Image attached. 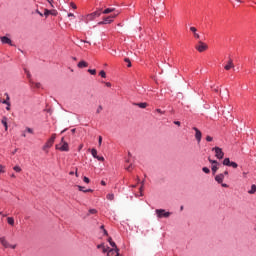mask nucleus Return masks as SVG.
Instances as JSON below:
<instances>
[{"mask_svg":"<svg viewBox=\"0 0 256 256\" xmlns=\"http://www.w3.org/2000/svg\"><path fill=\"white\" fill-rule=\"evenodd\" d=\"M3 105H7L6 111H11V102L9 101H2Z\"/></svg>","mask_w":256,"mask_h":256,"instance_id":"412c9836","label":"nucleus"},{"mask_svg":"<svg viewBox=\"0 0 256 256\" xmlns=\"http://www.w3.org/2000/svg\"><path fill=\"white\" fill-rule=\"evenodd\" d=\"M101 11H102V9L97 10V11L91 13L90 17H101Z\"/></svg>","mask_w":256,"mask_h":256,"instance_id":"f3484780","label":"nucleus"},{"mask_svg":"<svg viewBox=\"0 0 256 256\" xmlns=\"http://www.w3.org/2000/svg\"><path fill=\"white\" fill-rule=\"evenodd\" d=\"M5 96H6V100H3V101H10V97H9V94L5 93Z\"/></svg>","mask_w":256,"mask_h":256,"instance_id":"09e8293b","label":"nucleus"},{"mask_svg":"<svg viewBox=\"0 0 256 256\" xmlns=\"http://www.w3.org/2000/svg\"><path fill=\"white\" fill-rule=\"evenodd\" d=\"M79 191H83L85 193V190L83 189V186H78Z\"/></svg>","mask_w":256,"mask_h":256,"instance_id":"3c124183","label":"nucleus"},{"mask_svg":"<svg viewBox=\"0 0 256 256\" xmlns=\"http://www.w3.org/2000/svg\"><path fill=\"white\" fill-rule=\"evenodd\" d=\"M101 185L105 186V185H107V183L104 180H102Z\"/></svg>","mask_w":256,"mask_h":256,"instance_id":"680f3d73","label":"nucleus"},{"mask_svg":"<svg viewBox=\"0 0 256 256\" xmlns=\"http://www.w3.org/2000/svg\"><path fill=\"white\" fill-rule=\"evenodd\" d=\"M68 17H75V14L69 13V14H68Z\"/></svg>","mask_w":256,"mask_h":256,"instance_id":"052dcab7","label":"nucleus"},{"mask_svg":"<svg viewBox=\"0 0 256 256\" xmlns=\"http://www.w3.org/2000/svg\"><path fill=\"white\" fill-rule=\"evenodd\" d=\"M106 198L108 199V201H113V199H115V194L113 193L107 194Z\"/></svg>","mask_w":256,"mask_h":256,"instance_id":"393cba45","label":"nucleus"},{"mask_svg":"<svg viewBox=\"0 0 256 256\" xmlns=\"http://www.w3.org/2000/svg\"><path fill=\"white\" fill-rule=\"evenodd\" d=\"M0 173H5V166L0 165Z\"/></svg>","mask_w":256,"mask_h":256,"instance_id":"58836bf2","label":"nucleus"},{"mask_svg":"<svg viewBox=\"0 0 256 256\" xmlns=\"http://www.w3.org/2000/svg\"><path fill=\"white\" fill-rule=\"evenodd\" d=\"M104 231V235H109L108 233H107V230H103Z\"/></svg>","mask_w":256,"mask_h":256,"instance_id":"69168bd1","label":"nucleus"},{"mask_svg":"<svg viewBox=\"0 0 256 256\" xmlns=\"http://www.w3.org/2000/svg\"><path fill=\"white\" fill-rule=\"evenodd\" d=\"M212 151H215V157L217 159H223V157H225V153L223 152V149H221L220 147H214L212 148Z\"/></svg>","mask_w":256,"mask_h":256,"instance_id":"20e7f679","label":"nucleus"},{"mask_svg":"<svg viewBox=\"0 0 256 256\" xmlns=\"http://www.w3.org/2000/svg\"><path fill=\"white\" fill-rule=\"evenodd\" d=\"M235 68V64H233V59H229L227 64L224 66V69L226 71H230V69H234Z\"/></svg>","mask_w":256,"mask_h":256,"instance_id":"9d476101","label":"nucleus"},{"mask_svg":"<svg viewBox=\"0 0 256 256\" xmlns=\"http://www.w3.org/2000/svg\"><path fill=\"white\" fill-rule=\"evenodd\" d=\"M0 243L3 247H5V249H9V247H11V244H9L5 237L0 238Z\"/></svg>","mask_w":256,"mask_h":256,"instance_id":"9b49d317","label":"nucleus"},{"mask_svg":"<svg viewBox=\"0 0 256 256\" xmlns=\"http://www.w3.org/2000/svg\"><path fill=\"white\" fill-rule=\"evenodd\" d=\"M71 132H72V133H75V129H72Z\"/></svg>","mask_w":256,"mask_h":256,"instance_id":"774afa93","label":"nucleus"},{"mask_svg":"<svg viewBox=\"0 0 256 256\" xmlns=\"http://www.w3.org/2000/svg\"><path fill=\"white\" fill-rule=\"evenodd\" d=\"M2 124L4 125V127H5V130L7 131V117H4L3 119H2Z\"/></svg>","mask_w":256,"mask_h":256,"instance_id":"a878e982","label":"nucleus"},{"mask_svg":"<svg viewBox=\"0 0 256 256\" xmlns=\"http://www.w3.org/2000/svg\"><path fill=\"white\" fill-rule=\"evenodd\" d=\"M56 149L67 152L69 151V143L65 142V138H62L61 142L56 145Z\"/></svg>","mask_w":256,"mask_h":256,"instance_id":"f257e3e1","label":"nucleus"},{"mask_svg":"<svg viewBox=\"0 0 256 256\" xmlns=\"http://www.w3.org/2000/svg\"><path fill=\"white\" fill-rule=\"evenodd\" d=\"M113 11H115V8H107L102 13L104 15H109V13H113Z\"/></svg>","mask_w":256,"mask_h":256,"instance_id":"aec40b11","label":"nucleus"},{"mask_svg":"<svg viewBox=\"0 0 256 256\" xmlns=\"http://www.w3.org/2000/svg\"><path fill=\"white\" fill-rule=\"evenodd\" d=\"M87 19H88V21H93V19H95V16H91V14H89L87 16Z\"/></svg>","mask_w":256,"mask_h":256,"instance_id":"e433bc0d","label":"nucleus"},{"mask_svg":"<svg viewBox=\"0 0 256 256\" xmlns=\"http://www.w3.org/2000/svg\"><path fill=\"white\" fill-rule=\"evenodd\" d=\"M14 171H16V173H21V167L19 166H14Z\"/></svg>","mask_w":256,"mask_h":256,"instance_id":"473e14b6","label":"nucleus"},{"mask_svg":"<svg viewBox=\"0 0 256 256\" xmlns=\"http://www.w3.org/2000/svg\"><path fill=\"white\" fill-rule=\"evenodd\" d=\"M220 184L222 185V187H225V188L229 187V185H227L225 183H220Z\"/></svg>","mask_w":256,"mask_h":256,"instance_id":"13d9d810","label":"nucleus"},{"mask_svg":"<svg viewBox=\"0 0 256 256\" xmlns=\"http://www.w3.org/2000/svg\"><path fill=\"white\" fill-rule=\"evenodd\" d=\"M83 181H84V183H90L89 178H88V177H86V176L83 178Z\"/></svg>","mask_w":256,"mask_h":256,"instance_id":"37998d69","label":"nucleus"},{"mask_svg":"<svg viewBox=\"0 0 256 256\" xmlns=\"http://www.w3.org/2000/svg\"><path fill=\"white\" fill-rule=\"evenodd\" d=\"M156 112L160 113V115H164L165 114V112H163L161 109H156Z\"/></svg>","mask_w":256,"mask_h":256,"instance_id":"49530a36","label":"nucleus"},{"mask_svg":"<svg viewBox=\"0 0 256 256\" xmlns=\"http://www.w3.org/2000/svg\"><path fill=\"white\" fill-rule=\"evenodd\" d=\"M221 175H224L225 177L226 175H229V171H224V173H222Z\"/></svg>","mask_w":256,"mask_h":256,"instance_id":"4d7b16f0","label":"nucleus"},{"mask_svg":"<svg viewBox=\"0 0 256 256\" xmlns=\"http://www.w3.org/2000/svg\"><path fill=\"white\" fill-rule=\"evenodd\" d=\"M103 111V106H98L97 110H96V113H101Z\"/></svg>","mask_w":256,"mask_h":256,"instance_id":"c9c22d12","label":"nucleus"},{"mask_svg":"<svg viewBox=\"0 0 256 256\" xmlns=\"http://www.w3.org/2000/svg\"><path fill=\"white\" fill-rule=\"evenodd\" d=\"M156 215L159 219L168 218L171 216V212H166L165 209H156Z\"/></svg>","mask_w":256,"mask_h":256,"instance_id":"7ed1b4c3","label":"nucleus"},{"mask_svg":"<svg viewBox=\"0 0 256 256\" xmlns=\"http://www.w3.org/2000/svg\"><path fill=\"white\" fill-rule=\"evenodd\" d=\"M131 169H133V165L130 164L128 167H126V171H131Z\"/></svg>","mask_w":256,"mask_h":256,"instance_id":"a18cd8bd","label":"nucleus"},{"mask_svg":"<svg viewBox=\"0 0 256 256\" xmlns=\"http://www.w3.org/2000/svg\"><path fill=\"white\" fill-rule=\"evenodd\" d=\"M77 67L79 69H85V67H89V63H87L85 60H81L78 64Z\"/></svg>","mask_w":256,"mask_h":256,"instance_id":"4468645a","label":"nucleus"},{"mask_svg":"<svg viewBox=\"0 0 256 256\" xmlns=\"http://www.w3.org/2000/svg\"><path fill=\"white\" fill-rule=\"evenodd\" d=\"M7 223L8 225H11V227H13L15 225V219L13 217H8Z\"/></svg>","mask_w":256,"mask_h":256,"instance_id":"a211bd4d","label":"nucleus"},{"mask_svg":"<svg viewBox=\"0 0 256 256\" xmlns=\"http://www.w3.org/2000/svg\"><path fill=\"white\" fill-rule=\"evenodd\" d=\"M33 85H34V87L36 89H40L41 88V83H39V82H35V83H33Z\"/></svg>","mask_w":256,"mask_h":256,"instance_id":"72a5a7b5","label":"nucleus"},{"mask_svg":"<svg viewBox=\"0 0 256 256\" xmlns=\"http://www.w3.org/2000/svg\"><path fill=\"white\" fill-rule=\"evenodd\" d=\"M117 17L116 15L105 17L103 21L98 22V25H109L110 23H113V19Z\"/></svg>","mask_w":256,"mask_h":256,"instance_id":"423d86ee","label":"nucleus"},{"mask_svg":"<svg viewBox=\"0 0 256 256\" xmlns=\"http://www.w3.org/2000/svg\"><path fill=\"white\" fill-rule=\"evenodd\" d=\"M193 130L195 131V138L198 143H201V137L202 133L197 129V127H194Z\"/></svg>","mask_w":256,"mask_h":256,"instance_id":"f8f14e48","label":"nucleus"},{"mask_svg":"<svg viewBox=\"0 0 256 256\" xmlns=\"http://www.w3.org/2000/svg\"><path fill=\"white\" fill-rule=\"evenodd\" d=\"M99 75H100L103 79H105V77H107V74L105 73L104 70H101L100 73H99Z\"/></svg>","mask_w":256,"mask_h":256,"instance_id":"c756f323","label":"nucleus"},{"mask_svg":"<svg viewBox=\"0 0 256 256\" xmlns=\"http://www.w3.org/2000/svg\"><path fill=\"white\" fill-rule=\"evenodd\" d=\"M9 247H10V249H16L17 245H16V244H14V245H11V244H10Z\"/></svg>","mask_w":256,"mask_h":256,"instance_id":"864d4df0","label":"nucleus"},{"mask_svg":"<svg viewBox=\"0 0 256 256\" xmlns=\"http://www.w3.org/2000/svg\"><path fill=\"white\" fill-rule=\"evenodd\" d=\"M202 171H203L204 173H206V174L211 173V170H210L209 168H207V167H203V168H202Z\"/></svg>","mask_w":256,"mask_h":256,"instance_id":"7c9ffc66","label":"nucleus"},{"mask_svg":"<svg viewBox=\"0 0 256 256\" xmlns=\"http://www.w3.org/2000/svg\"><path fill=\"white\" fill-rule=\"evenodd\" d=\"M55 139H57V134H52L51 138L43 146V151H47V149H51L53 147V143H55Z\"/></svg>","mask_w":256,"mask_h":256,"instance_id":"f03ea898","label":"nucleus"},{"mask_svg":"<svg viewBox=\"0 0 256 256\" xmlns=\"http://www.w3.org/2000/svg\"><path fill=\"white\" fill-rule=\"evenodd\" d=\"M96 159H97L98 161H105V158H104L103 156H98Z\"/></svg>","mask_w":256,"mask_h":256,"instance_id":"79ce46f5","label":"nucleus"},{"mask_svg":"<svg viewBox=\"0 0 256 256\" xmlns=\"http://www.w3.org/2000/svg\"><path fill=\"white\" fill-rule=\"evenodd\" d=\"M36 13H37L38 15H40V17H43V13H41V11L36 10Z\"/></svg>","mask_w":256,"mask_h":256,"instance_id":"603ef678","label":"nucleus"},{"mask_svg":"<svg viewBox=\"0 0 256 256\" xmlns=\"http://www.w3.org/2000/svg\"><path fill=\"white\" fill-rule=\"evenodd\" d=\"M89 213H91L92 215H95V213H97V210L96 209H90Z\"/></svg>","mask_w":256,"mask_h":256,"instance_id":"a19ab883","label":"nucleus"},{"mask_svg":"<svg viewBox=\"0 0 256 256\" xmlns=\"http://www.w3.org/2000/svg\"><path fill=\"white\" fill-rule=\"evenodd\" d=\"M71 7H72L73 9H77V5H75V3H71Z\"/></svg>","mask_w":256,"mask_h":256,"instance_id":"5fc2aeb1","label":"nucleus"},{"mask_svg":"<svg viewBox=\"0 0 256 256\" xmlns=\"http://www.w3.org/2000/svg\"><path fill=\"white\" fill-rule=\"evenodd\" d=\"M105 85H106V87H111V83L110 82H106Z\"/></svg>","mask_w":256,"mask_h":256,"instance_id":"bf43d9fd","label":"nucleus"},{"mask_svg":"<svg viewBox=\"0 0 256 256\" xmlns=\"http://www.w3.org/2000/svg\"><path fill=\"white\" fill-rule=\"evenodd\" d=\"M140 195L143 196V182H142V186L140 187Z\"/></svg>","mask_w":256,"mask_h":256,"instance_id":"8fccbe9b","label":"nucleus"},{"mask_svg":"<svg viewBox=\"0 0 256 256\" xmlns=\"http://www.w3.org/2000/svg\"><path fill=\"white\" fill-rule=\"evenodd\" d=\"M206 141H208L209 143H211V141H213V137H211V136H206Z\"/></svg>","mask_w":256,"mask_h":256,"instance_id":"4c0bfd02","label":"nucleus"},{"mask_svg":"<svg viewBox=\"0 0 256 256\" xmlns=\"http://www.w3.org/2000/svg\"><path fill=\"white\" fill-rule=\"evenodd\" d=\"M124 61L125 63H128L127 67H131V60L129 58H125Z\"/></svg>","mask_w":256,"mask_h":256,"instance_id":"2f4dec72","label":"nucleus"},{"mask_svg":"<svg viewBox=\"0 0 256 256\" xmlns=\"http://www.w3.org/2000/svg\"><path fill=\"white\" fill-rule=\"evenodd\" d=\"M223 165H225L226 167H229V165H231V160L229 158H225L223 160Z\"/></svg>","mask_w":256,"mask_h":256,"instance_id":"b1692460","label":"nucleus"},{"mask_svg":"<svg viewBox=\"0 0 256 256\" xmlns=\"http://www.w3.org/2000/svg\"><path fill=\"white\" fill-rule=\"evenodd\" d=\"M190 31H192L193 32V35H194V38L195 39H200V35H199V33H197V28H195V27H190Z\"/></svg>","mask_w":256,"mask_h":256,"instance_id":"2eb2a0df","label":"nucleus"},{"mask_svg":"<svg viewBox=\"0 0 256 256\" xmlns=\"http://www.w3.org/2000/svg\"><path fill=\"white\" fill-rule=\"evenodd\" d=\"M224 179H225V174H218L215 176V181L219 184L223 183Z\"/></svg>","mask_w":256,"mask_h":256,"instance_id":"ddd939ff","label":"nucleus"},{"mask_svg":"<svg viewBox=\"0 0 256 256\" xmlns=\"http://www.w3.org/2000/svg\"><path fill=\"white\" fill-rule=\"evenodd\" d=\"M135 105H137V107H140V109H145V108H147V103H146V102L137 103V104H135Z\"/></svg>","mask_w":256,"mask_h":256,"instance_id":"4be33fe9","label":"nucleus"},{"mask_svg":"<svg viewBox=\"0 0 256 256\" xmlns=\"http://www.w3.org/2000/svg\"><path fill=\"white\" fill-rule=\"evenodd\" d=\"M174 125H178V127H179V126H181V122L175 121V122H174Z\"/></svg>","mask_w":256,"mask_h":256,"instance_id":"6e6d98bb","label":"nucleus"},{"mask_svg":"<svg viewBox=\"0 0 256 256\" xmlns=\"http://www.w3.org/2000/svg\"><path fill=\"white\" fill-rule=\"evenodd\" d=\"M44 15H45V17H49V15H51V10L45 9L44 10Z\"/></svg>","mask_w":256,"mask_h":256,"instance_id":"c85d7f7f","label":"nucleus"},{"mask_svg":"<svg viewBox=\"0 0 256 256\" xmlns=\"http://www.w3.org/2000/svg\"><path fill=\"white\" fill-rule=\"evenodd\" d=\"M26 131H27V133L33 134V129H31V128H29V127L26 128Z\"/></svg>","mask_w":256,"mask_h":256,"instance_id":"c03bdc74","label":"nucleus"},{"mask_svg":"<svg viewBox=\"0 0 256 256\" xmlns=\"http://www.w3.org/2000/svg\"><path fill=\"white\" fill-rule=\"evenodd\" d=\"M109 247H105V243L97 245V249H102V253H107Z\"/></svg>","mask_w":256,"mask_h":256,"instance_id":"dca6fc26","label":"nucleus"},{"mask_svg":"<svg viewBox=\"0 0 256 256\" xmlns=\"http://www.w3.org/2000/svg\"><path fill=\"white\" fill-rule=\"evenodd\" d=\"M88 73H90V75H97V70H95V69H88Z\"/></svg>","mask_w":256,"mask_h":256,"instance_id":"cd10ccee","label":"nucleus"},{"mask_svg":"<svg viewBox=\"0 0 256 256\" xmlns=\"http://www.w3.org/2000/svg\"><path fill=\"white\" fill-rule=\"evenodd\" d=\"M209 163L212 164V173L215 175L217 171L219 170V162L217 160H212L211 158H208Z\"/></svg>","mask_w":256,"mask_h":256,"instance_id":"39448f33","label":"nucleus"},{"mask_svg":"<svg viewBox=\"0 0 256 256\" xmlns=\"http://www.w3.org/2000/svg\"><path fill=\"white\" fill-rule=\"evenodd\" d=\"M119 256V248L116 249H110L108 247L107 256Z\"/></svg>","mask_w":256,"mask_h":256,"instance_id":"1a4fd4ad","label":"nucleus"},{"mask_svg":"<svg viewBox=\"0 0 256 256\" xmlns=\"http://www.w3.org/2000/svg\"><path fill=\"white\" fill-rule=\"evenodd\" d=\"M17 153V149H15L13 152H12V155H15Z\"/></svg>","mask_w":256,"mask_h":256,"instance_id":"0e129e2a","label":"nucleus"},{"mask_svg":"<svg viewBox=\"0 0 256 256\" xmlns=\"http://www.w3.org/2000/svg\"><path fill=\"white\" fill-rule=\"evenodd\" d=\"M91 155L94 157V159H97L99 157V155H97V149L93 148L91 150Z\"/></svg>","mask_w":256,"mask_h":256,"instance_id":"5701e85b","label":"nucleus"},{"mask_svg":"<svg viewBox=\"0 0 256 256\" xmlns=\"http://www.w3.org/2000/svg\"><path fill=\"white\" fill-rule=\"evenodd\" d=\"M111 241H113V239L111 237H109L108 242L111 243Z\"/></svg>","mask_w":256,"mask_h":256,"instance_id":"e2e57ef3","label":"nucleus"},{"mask_svg":"<svg viewBox=\"0 0 256 256\" xmlns=\"http://www.w3.org/2000/svg\"><path fill=\"white\" fill-rule=\"evenodd\" d=\"M248 193H249V195H255V193H256V185L255 184H253L251 186V189L248 191Z\"/></svg>","mask_w":256,"mask_h":256,"instance_id":"6ab92c4d","label":"nucleus"},{"mask_svg":"<svg viewBox=\"0 0 256 256\" xmlns=\"http://www.w3.org/2000/svg\"><path fill=\"white\" fill-rule=\"evenodd\" d=\"M195 49L199 51V53H203V51H207V44L202 41H199L195 46Z\"/></svg>","mask_w":256,"mask_h":256,"instance_id":"0eeeda50","label":"nucleus"},{"mask_svg":"<svg viewBox=\"0 0 256 256\" xmlns=\"http://www.w3.org/2000/svg\"><path fill=\"white\" fill-rule=\"evenodd\" d=\"M101 143H103V137L99 136V138H98V144H99V146H101Z\"/></svg>","mask_w":256,"mask_h":256,"instance_id":"ea45409f","label":"nucleus"},{"mask_svg":"<svg viewBox=\"0 0 256 256\" xmlns=\"http://www.w3.org/2000/svg\"><path fill=\"white\" fill-rule=\"evenodd\" d=\"M69 175H75V172H70Z\"/></svg>","mask_w":256,"mask_h":256,"instance_id":"338daca9","label":"nucleus"},{"mask_svg":"<svg viewBox=\"0 0 256 256\" xmlns=\"http://www.w3.org/2000/svg\"><path fill=\"white\" fill-rule=\"evenodd\" d=\"M110 245L113 247L112 249H117V244L114 241H110Z\"/></svg>","mask_w":256,"mask_h":256,"instance_id":"f704fd0d","label":"nucleus"},{"mask_svg":"<svg viewBox=\"0 0 256 256\" xmlns=\"http://www.w3.org/2000/svg\"><path fill=\"white\" fill-rule=\"evenodd\" d=\"M84 193H93V189H86L84 190Z\"/></svg>","mask_w":256,"mask_h":256,"instance_id":"de8ad7c7","label":"nucleus"},{"mask_svg":"<svg viewBox=\"0 0 256 256\" xmlns=\"http://www.w3.org/2000/svg\"><path fill=\"white\" fill-rule=\"evenodd\" d=\"M0 39H1V43H3V45H10L11 47L15 46L13 44V42L11 41V38H9L7 36L0 37Z\"/></svg>","mask_w":256,"mask_h":256,"instance_id":"6e6552de","label":"nucleus"},{"mask_svg":"<svg viewBox=\"0 0 256 256\" xmlns=\"http://www.w3.org/2000/svg\"><path fill=\"white\" fill-rule=\"evenodd\" d=\"M229 167H233V169H237V167H239V165L236 162H230Z\"/></svg>","mask_w":256,"mask_h":256,"instance_id":"bb28decb","label":"nucleus"}]
</instances>
